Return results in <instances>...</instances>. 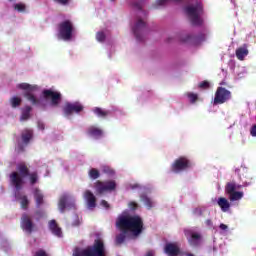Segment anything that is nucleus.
Listing matches in <instances>:
<instances>
[{
  "mask_svg": "<svg viewBox=\"0 0 256 256\" xmlns=\"http://www.w3.org/2000/svg\"><path fill=\"white\" fill-rule=\"evenodd\" d=\"M116 227L119 229L120 234L116 235V245H123L127 239V233H132L134 237H139L145 231V224L143 218L139 215H122L116 220Z\"/></svg>",
  "mask_w": 256,
  "mask_h": 256,
  "instance_id": "nucleus-1",
  "label": "nucleus"
},
{
  "mask_svg": "<svg viewBox=\"0 0 256 256\" xmlns=\"http://www.w3.org/2000/svg\"><path fill=\"white\" fill-rule=\"evenodd\" d=\"M29 177L30 184L35 185L39 181V174L29 170V166L25 162L18 163L16 171L10 174V181L17 191L23 189L25 185V179Z\"/></svg>",
  "mask_w": 256,
  "mask_h": 256,
  "instance_id": "nucleus-2",
  "label": "nucleus"
},
{
  "mask_svg": "<svg viewBox=\"0 0 256 256\" xmlns=\"http://www.w3.org/2000/svg\"><path fill=\"white\" fill-rule=\"evenodd\" d=\"M73 256H105V243L101 239H96L92 246L84 249L76 248Z\"/></svg>",
  "mask_w": 256,
  "mask_h": 256,
  "instance_id": "nucleus-3",
  "label": "nucleus"
},
{
  "mask_svg": "<svg viewBox=\"0 0 256 256\" xmlns=\"http://www.w3.org/2000/svg\"><path fill=\"white\" fill-rule=\"evenodd\" d=\"M184 11L189 17L192 25H195L197 27L203 25V19H201V16L203 15V4L197 3L196 5H188L184 8Z\"/></svg>",
  "mask_w": 256,
  "mask_h": 256,
  "instance_id": "nucleus-4",
  "label": "nucleus"
},
{
  "mask_svg": "<svg viewBox=\"0 0 256 256\" xmlns=\"http://www.w3.org/2000/svg\"><path fill=\"white\" fill-rule=\"evenodd\" d=\"M73 31H75V26L71 20L62 21L58 24V39L71 41L73 39Z\"/></svg>",
  "mask_w": 256,
  "mask_h": 256,
  "instance_id": "nucleus-5",
  "label": "nucleus"
},
{
  "mask_svg": "<svg viewBox=\"0 0 256 256\" xmlns=\"http://www.w3.org/2000/svg\"><path fill=\"white\" fill-rule=\"evenodd\" d=\"M18 89H22L24 92V97L27 99V101H30L32 105H36V107H41L43 104L41 103V100L33 94V92L37 91V85H31L28 83H21L18 84Z\"/></svg>",
  "mask_w": 256,
  "mask_h": 256,
  "instance_id": "nucleus-6",
  "label": "nucleus"
},
{
  "mask_svg": "<svg viewBox=\"0 0 256 256\" xmlns=\"http://www.w3.org/2000/svg\"><path fill=\"white\" fill-rule=\"evenodd\" d=\"M241 185L237 184L236 181L228 182L225 185V193L228 195L229 201H241V198L244 196V193L242 191H239L241 189Z\"/></svg>",
  "mask_w": 256,
  "mask_h": 256,
  "instance_id": "nucleus-7",
  "label": "nucleus"
},
{
  "mask_svg": "<svg viewBox=\"0 0 256 256\" xmlns=\"http://www.w3.org/2000/svg\"><path fill=\"white\" fill-rule=\"evenodd\" d=\"M193 167V162L185 156L178 157L171 165L172 173H183Z\"/></svg>",
  "mask_w": 256,
  "mask_h": 256,
  "instance_id": "nucleus-8",
  "label": "nucleus"
},
{
  "mask_svg": "<svg viewBox=\"0 0 256 256\" xmlns=\"http://www.w3.org/2000/svg\"><path fill=\"white\" fill-rule=\"evenodd\" d=\"M97 195H103V193H112L117 189V182L115 180L96 181L94 184Z\"/></svg>",
  "mask_w": 256,
  "mask_h": 256,
  "instance_id": "nucleus-9",
  "label": "nucleus"
},
{
  "mask_svg": "<svg viewBox=\"0 0 256 256\" xmlns=\"http://www.w3.org/2000/svg\"><path fill=\"white\" fill-rule=\"evenodd\" d=\"M229 100H231V91L223 87H218L215 92L213 105H223V103H227Z\"/></svg>",
  "mask_w": 256,
  "mask_h": 256,
  "instance_id": "nucleus-10",
  "label": "nucleus"
},
{
  "mask_svg": "<svg viewBox=\"0 0 256 256\" xmlns=\"http://www.w3.org/2000/svg\"><path fill=\"white\" fill-rule=\"evenodd\" d=\"M185 237L191 247H199L201 245V241L203 236L199 232H195L191 229L184 230Z\"/></svg>",
  "mask_w": 256,
  "mask_h": 256,
  "instance_id": "nucleus-11",
  "label": "nucleus"
},
{
  "mask_svg": "<svg viewBox=\"0 0 256 256\" xmlns=\"http://www.w3.org/2000/svg\"><path fill=\"white\" fill-rule=\"evenodd\" d=\"M20 225H21V229L26 233H29L30 235L31 233H33V231H35L37 227L35 223H33L31 216H29V214L27 213L22 214Z\"/></svg>",
  "mask_w": 256,
  "mask_h": 256,
  "instance_id": "nucleus-12",
  "label": "nucleus"
},
{
  "mask_svg": "<svg viewBox=\"0 0 256 256\" xmlns=\"http://www.w3.org/2000/svg\"><path fill=\"white\" fill-rule=\"evenodd\" d=\"M83 105L79 102L69 103L67 102L63 107L65 117L73 115V113H81L83 111Z\"/></svg>",
  "mask_w": 256,
  "mask_h": 256,
  "instance_id": "nucleus-13",
  "label": "nucleus"
},
{
  "mask_svg": "<svg viewBox=\"0 0 256 256\" xmlns=\"http://www.w3.org/2000/svg\"><path fill=\"white\" fill-rule=\"evenodd\" d=\"M42 95L44 99H51L52 107H59V103H61V93L54 92L53 90H43Z\"/></svg>",
  "mask_w": 256,
  "mask_h": 256,
  "instance_id": "nucleus-14",
  "label": "nucleus"
},
{
  "mask_svg": "<svg viewBox=\"0 0 256 256\" xmlns=\"http://www.w3.org/2000/svg\"><path fill=\"white\" fill-rule=\"evenodd\" d=\"M145 27H147V24L141 19L138 18L136 24L132 28V31L137 39V41H143V31H145Z\"/></svg>",
  "mask_w": 256,
  "mask_h": 256,
  "instance_id": "nucleus-15",
  "label": "nucleus"
},
{
  "mask_svg": "<svg viewBox=\"0 0 256 256\" xmlns=\"http://www.w3.org/2000/svg\"><path fill=\"white\" fill-rule=\"evenodd\" d=\"M164 253L167 256H179L181 255V248H179L177 243L169 242L164 246Z\"/></svg>",
  "mask_w": 256,
  "mask_h": 256,
  "instance_id": "nucleus-16",
  "label": "nucleus"
},
{
  "mask_svg": "<svg viewBox=\"0 0 256 256\" xmlns=\"http://www.w3.org/2000/svg\"><path fill=\"white\" fill-rule=\"evenodd\" d=\"M84 199L87 201V206L89 209H95L97 207V198L91 192V190H86L84 193Z\"/></svg>",
  "mask_w": 256,
  "mask_h": 256,
  "instance_id": "nucleus-17",
  "label": "nucleus"
},
{
  "mask_svg": "<svg viewBox=\"0 0 256 256\" xmlns=\"http://www.w3.org/2000/svg\"><path fill=\"white\" fill-rule=\"evenodd\" d=\"M49 229L53 233V235H55L56 237H63V232L61 231L59 224H57V221L50 220Z\"/></svg>",
  "mask_w": 256,
  "mask_h": 256,
  "instance_id": "nucleus-18",
  "label": "nucleus"
},
{
  "mask_svg": "<svg viewBox=\"0 0 256 256\" xmlns=\"http://www.w3.org/2000/svg\"><path fill=\"white\" fill-rule=\"evenodd\" d=\"M248 55L249 50L247 49V44H244L242 47L236 49V57L239 59V61H243Z\"/></svg>",
  "mask_w": 256,
  "mask_h": 256,
  "instance_id": "nucleus-19",
  "label": "nucleus"
},
{
  "mask_svg": "<svg viewBox=\"0 0 256 256\" xmlns=\"http://www.w3.org/2000/svg\"><path fill=\"white\" fill-rule=\"evenodd\" d=\"M87 133L88 135H90V137H94L95 139H99L100 137H103V130L95 126H90L87 130Z\"/></svg>",
  "mask_w": 256,
  "mask_h": 256,
  "instance_id": "nucleus-20",
  "label": "nucleus"
},
{
  "mask_svg": "<svg viewBox=\"0 0 256 256\" xmlns=\"http://www.w3.org/2000/svg\"><path fill=\"white\" fill-rule=\"evenodd\" d=\"M21 139H22V143H24V145H29V143L33 139V130L25 129L21 133Z\"/></svg>",
  "mask_w": 256,
  "mask_h": 256,
  "instance_id": "nucleus-21",
  "label": "nucleus"
},
{
  "mask_svg": "<svg viewBox=\"0 0 256 256\" xmlns=\"http://www.w3.org/2000/svg\"><path fill=\"white\" fill-rule=\"evenodd\" d=\"M67 201H69V195L64 194L60 197L59 203H58V209L60 213H65V209H67Z\"/></svg>",
  "mask_w": 256,
  "mask_h": 256,
  "instance_id": "nucleus-22",
  "label": "nucleus"
},
{
  "mask_svg": "<svg viewBox=\"0 0 256 256\" xmlns=\"http://www.w3.org/2000/svg\"><path fill=\"white\" fill-rule=\"evenodd\" d=\"M93 113H95V115L97 117H100L101 119H106V117H109V115H111V111L99 107H95L93 109Z\"/></svg>",
  "mask_w": 256,
  "mask_h": 256,
  "instance_id": "nucleus-23",
  "label": "nucleus"
},
{
  "mask_svg": "<svg viewBox=\"0 0 256 256\" xmlns=\"http://www.w3.org/2000/svg\"><path fill=\"white\" fill-rule=\"evenodd\" d=\"M218 205L224 213H227V211L231 208V204L229 203L227 198L224 197H220L218 199Z\"/></svg>",
  "mask_w": 256,
  "mask_h": 256,
  "instance_id": "nucleus-24",
  "label": "nucleus"
},
{
  "mask_svg": "<svg viewBox=\"0 0 256 256\" xmlns=\"http://www.w3.org/2000/svg\"><path fill=\"white\" fill-rule=\"evenodd\" d=\"M34 199L36 201L37 207H41V205H43V194L39 188L34 189Z\"/></svg>",
  "mask_w": 256,
  "mask_h": 256,
  "instance_id": "nucleus-25",
  "label": "nucleus"
},
{
  "mask_svg": "<svg viewBox=\"0 0 256 256\" xmlns=\"http://www.w3.org/2000/svg\"><path fill=\"white\" fill-rule=\"evenodd\" d=\"M31 106H26L25 109L22 111L21 121H27L29 117H31Z\"/></svg>",
  "mask_w": 256,
  "mask_h": 256,
  "instance_id": "nucleus-26",
  "label": "nucleus"
},
{
  "mask_svg": "<svg viewBox=\"0 0 256 256\" xmlns=\"http://www.w3.org/2000/svg\"><path fill=\"white\" fill-rule=\"evenodd\" d=\"M140 200L142 201V203H144V205H146V207H148V209H151V207H153V202L151 201V198L147 197V195H141Z\"/></svg>",
  "mask_w": 256,
  "mask_h": 256,
  "instance_id": "nucleus-27",
  "label": "nucleus"
},
{
  "mask_svg": "<svg viewBox=\"0 0 256 256\" xmlns=\"http://www.w3.org/2000/svg\"><path fill=\"white\" fill-rule=\"evenodd\" d=\"M20 205L25 211L29 209V199L27 198V196L24 195L20 197Z\"/></svg>",
  "mask_w": 256,
  "mask_h": 256,
  "instance_id": "nucleus-28",
  "label": "nucleus"
},
{
  "mask_svg": "<svg viewBox=\"0 0 256 256\" xmlns=\"http://www.w3.org/2000/svg\"><path fill=\"white\" fill-rule=\"evenodd\" d=\"M90 179H99V177H101V173H99V170L92 168L90 169L89 173H88Z\"/></svg>",
  "mask_w": 256,
  "mask_h": 256,
  "instance_id": "nucleus-29",
  "label": "nucleus"
},
{
  "mask_svg": "<svg viewBox=\"0 0 256 256\" xmlns=\"http://www.w3.org/2000/svg\"><path fill=\"white\" fill-rule=\"evenodd\" d=\"M25 9H27V6L23 3L14 4V10L18 13H25Z\"/></svg>",
  "mask_w": 256,
  "mask_h": 256,
  "instance_id": "nucleus-30",
  "label": "nucleus"
},
{
  "mask_svg": "<svg viewBox=\"0 0 256 256\" xmlns=\"http://www.w3.org/2000/svg\"><path fill=\"white\" fill-rule=\"evenodd\" d=\"M132 7H134V9H137L138 11H140V13H142V15H144V17L147 16V13L145 11H143L141 2H133Z\"/></svg>",
  "mask_w": 256,
  "mask_h": 256,
  "instance_id": "nucleus-31",
  "label": "nucleus"
},
{
  "mask_svg": "<svg viewBox=\"0 0 256 256\" xmlns=\"http://www.w3.org/2000/svg\"><path fill=\"white\" fill-rule=\"evenodd\" d=\"M203 213H205V208L197 207L193 210V215L196 217H203Z\"/></svg>",
  "mask_w": 256,
  "mask_h": 256,
  "instance_id": "nucleus-32",
  "label": "nucleus"
},
{
  "mask_svg": "<svg viewBox=\"0 0 256 256\" xmlns=\"http://www.w3.org/2000/svg\"><path fill=\"white\" fill-rule=\"evenodd\" d=\"M187 97L190 100V103H197L199 99V95L191 92L187 93Z\"/></svg>",
  "mask_w": 256,
  "mask_h": 256,
  "instance_id": "nucleus-33",
  "label": "nucleus"
},
{
  "mask_svg": "<svg viewBox=\"0 0 256 256\" xmlns=\"http://www.w3.org/2000/svg\"><path fill=\"white\" fill-rule=\"evenodd\" d=\"M11 105H12V107H19V105H21V98H19V97H13L12 99H11Z\"/></svg>",
  "mask_w": 256,
  "mask_h": 256,
  "instance_id": "nucleus-34",
  "label": "nucleus"
},
{
  "mask_svg": "<svg viewBox=\"0 0 256 256\" xmlns=\"http://www.w3.org/2000/svg\"><path fill=\"white\" fill-rule=\"evenodd\" d=\"M103 173H106V175H115V170L109 166H104L102 168Z\"/></svg>",
  "mask_w": 256,
  "mask_h": 256,
  "instance_id": "nucleus-35",
  "label": "nucleus"
},
{
  "mask_svg": "<svg viewBox=\"0 0 256 256\" xmlns=\"http://www.w3.org/2000/svg\"><path fill=\"white\" fill-rule=\"evenodd\" d=\"M198 87H199V89H209V87H211V85L209 84V81L204 80L199 83Z\"/></svg>",
  "mask_w": 256,
  "mask_h": 256,
  "instance_id": "nucleus-36",
  "label": "nucleus"
},
{
  "mask_svg": "<svg viewBox=\"0 0 256 256\" xmlns=\"http://www.w3.org/2000/svg\"><path fill=\"white\" fill-rule=\"evenodd\" d=\"M128 207L131 211H137V209H139V204L135 201H131L129 202Z\"/></svg>",
  "mask_w": 256,
  "mask_h": 256,
  "instance_id": "nucleus-37",
  "label": "nucleus"
},
{
  "mask_svg": "<svg viewBox=\"0 0 256 256\" xmlns=\"http://www.w3.org/2000/svg\"><path fill=\"white\" fill-rule=\"evenodd\" d=\"M96 39H97V41H99L100 43H103V41H105V39H106L105 33H104V32H98V33L96 34Z\"/></svg>",
  "mask_w": 256,
  "mask_h": 256,
  "instance_id": "nucleus-38",
  "label": "nucleus"
},
{
  "mask_svg": "<svg viewBox=\"0 0 256 256\" xmlns=\"http://www.w3.org/2000/svg\"><path fill=\"white\" fill-rule=\"evenodd\" d=\"M176 3H181V0H173ZM169 3V0H157V5H167Z\"/></svg>",
  "mask_w": 256,
  "mask_h": 256,
  "instance_id": "nucleus-39",
  "label": "nucleus"
},
{
  "mask_svg": "<svg viewBox=\"0 0 256 256\" xmlns=\"http://www.w3.org/2000/svg\"><path fill=\"white\" fill-rule=\"evenodd\" d=\"M34 256H49V255L47 254V252H45V250L40 249V250H38V251L35 253Z\"/></svg>",
  "mask_w": 256,
  "mask_h": 256,
  "instance_id": "nucleus-40",
  "label": "nucleus"
},
{
  "mask_svg": "<svg viewBox=\"0 0 256 256\" xmlns=\"http://www.w3.org/2000/svg\"><path fill=\"white\" fill-rule=\"evenodd\" d=\"M54 3H58L59 5H69V0H54Z\"/></svg>",
  "mask_w": 256,
  "mask_h": 256,
  "instance_id": "nucleus-41",
  "label": "nucleus"
},
{
  "mask_svg": "<svg viewBox=\"0 0 256 256\" xmlns=\"http://www.w3.org/2000/svg\"><path fill=\"white\" fill-rule=\"evenodd\" d=\"M79 225H81V222L79 221V217L76 216L74 222L72 223L73 227H79Z\"/></svg>",
  "mask_w": 256,
  "mask_h": 256,
  "instance_id": "nucleus-42",
  "label": "nucleus"
},
{
  "mask_svg": "<svg viewBox=\"0 0 256 256\" xmlns=\"http://www.w3.org/2000/svg\"><path fill=\"white\" fill-rule=\"evenodd\" d=\"M101 205H102V207H105V209H109L111 207L109 205V202H107V200H102Z\"/></svg>",
  "mask_w": 256,
  "mask_h": 256,
  "instance_id": "nucleus-43",
  "label": "nucleus"
},
{
  "mask_svg": "<svg viewBox=\"0 0 256 256\" xmlns=\"http://www.w3.org/2000/svg\"><path fill=\"white\" fill-rule=\"evenodd\" d=\"M38 129H40L41 131H45V123L39 121L38 122Z\"/></svg>",
  "mask_w": 256,
  "mask_h": 256,
  "instance_id": "nucleus-44",
  "label": "nucleus"
},
{
  "mask_svg": "<svg viewBox=\"0 0 256 256\" xmlns=\"http://www.w3.org/2000/svg\"><path fill=\"white\" fill-rule=\"evenodd\" d=\"M191 39H193V36L188 34V35H186L185 38L182 39V41H183V43H187V41H191Z\"/></svg>",
  "mask_w": 256,
  "mask_h": 256,
  "instance_id": "nucleus-45",
  "label": "nucleus"
},
{
  "mask_svg": "<svg viewBox=\"0 0 256 256\" xmlns=\"http://www.w3.org/2000/svg\"><path fill=\"white\" fill-rule=\"evenodd\" d=\"M18 151L19 153H23V151H25V146L21 143L18 144Z\"/></svg>",
  "mask_w": 256,
  "mask_h": 256,
  "instance_id": "nucleus-46",
  "label": "nucleus"
},
{
  "mask_svg": "<svg viewBox=\"0 0 256 256\" xmlns=\"http://www.w3.org/2000/svg\"><path fill=\"white\" fill-rule=\"evenodd\" d=\"M205 223H206L207 227H213V221L211 219H207L205 221Z\"/></svg>",
  "mask_w": 256,
  "mask_h": 256,
  "instance_id": "nucleus-47",
  "label": "nucleus"
},
{
  "mask_svg": "<svg viewBox=\"0 0 256 256\" xmlns=\"http://www.w3.org/2000/svg\"><path fill=\"white\" fill-rule=\"evenodd\" d=\"M220 229L222 230V231H227V229H229V227L226 225V224H220Z\"/></svg>",
  "mask_w": 256,
  "mask_h": 256,
  "instance_id": "nucleus-48",
  "label": "nucleus"
},
{
  "mask_svg": "<svg viewBox=\"0 0 256 256\" xmlns=\"http://www.w3.org/2000/svg\"><path fill=\"white\" fill-rule=\"evenodd\" d=\"M187 256H195V255H193V254H191V253H188Z\"/></svg>",
  "mask_w": 256,
  "mask_h": 256,
  "instance_id": "nucleus-49",
  "label": "nucleus"
},
{
  "mask_svg": "<svg viewBox=\"0 0 256 256\" xmlns=\"http://www.w3.org/2000/svg\"><path fill=\"white\" fill-rule=\"evenodd\" d=\"M220 85H225V83L221 82Z\"/></svg>",
  "mask_w": 256,
  "mask_h": 256,
  "instance_id": "nucleus-50",
  "label": "nucleus"
},
{
  "mask_svg": "<svg viewBox=\"0 0 256 256\" xmlns=\"http://www.w3.org/2000/svg\"><path fill=\"white\" fill-rule=\"evenodd\" d=\"M111 1H115V0H111Z\"/></svg>",
  "mask_w": 256,
  "mask_h": 256,
  "instance_id": "nucleus-51",
  "label": "nucleus"
},
{
  "mask_svg": "<svg viewBox=\"0 0 256 256\" xmlns=\"http://www.w3.org/2000/svg\"><path fill=\"white\" fill-rule=\"evenodd\" d=\"M9 1H13V0H9Z\"/></svg>",
  "mask_w": 256,
  "mask_h": 256,
  "instance_id": "nucleus-52",
  "label": "nucleus"
}]
</instances>
